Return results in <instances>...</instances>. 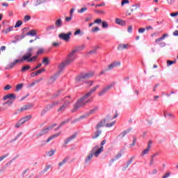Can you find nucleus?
Instances as JSON below:
<instances>
[{"instance_id":"nucleus-1","label":"nucleus","mask_w":178,"mask_h":178,"mask_svg":"<svg viewBox=\"0 0 178 178\" xmlns=\"http://www.w3.org/2000/svg\"><path fill=\"white\" fill-rule=\"evenodd\" d=\"M98 88H99V85H97L93 88H92L88 92H87L84 96L79 98L74 104L73 109L71 111V112H77L79 109H80V108H82V106H86V105L88 104V102H91V99H88V98L91 97L92 92H95V91H97Z\"/></svg>"},{"instance_id":"nucleus-2","label":"nucleus","mask_w":178,"mask_h":178,"mask_svg":"<svg viewBox=\"0 0 178 178\" xmlns=\"http://www.w3.org/2000/svg\"><path fill=\"white\" fill-rule=\"evenodd\" d=\"M104 151V147H99V146H95L89 152V154L86 156L85 159V164L89 165L91 162V159L95 156V158H98L99 156V154Z\"/></svg>"},{"instance_id":"nucleus-3","label":"nucleus","mask_w":178,"mask_h":178,"mask_svg":"<svg viewBox=\"0 0 178 178\" xmlns=\"http://www.w3.org/2000/svg\"><path fill=\"white\" fill-rule=\"evenodd\" d=\"M95 73L93 72L89 73H81L76 76L75 83L76 84H84L86 80L91 79L94 76Z\"/></svg>"},{"instance_id":"nucleus-4","label":"nucleus","mask_w":178,"mask_h":178,"mask_svg":"<svg viewBox=\"0 0 178 178\" xmlns=\"http://www.w3.org/2000/svg\"><path fill=\"white\" fill-rule=\"evenodd\" d=\"M108 120H108V118L107 120L106 119L102 120L99 122L97 123L95 129L101 130V127H112L113 126H115V123H116L115 121L111 122V123H106V122H108Z\"/></svg>"},{"instance_id":"nucleus-5","label":"nucleus","mask_w":178,"mask_h":178,"mask_svg":"<svg viewBox=\"0 0 178 178\" xmlns=\"http://www.w3.org/2000/svg\"><path fill=\"white\" fill-rule=\"evenodd\" d=\"M76 52H79V49H74L70 54H68L65 60L66 65H70L72 62L76 60V58H77L76 55H74Z\"/></svg>"},{"instance_id":"nucleus-6","label":"nucleus","mask_w":178,"mask_h":178,"mask_svg":"<svg viewBox=\"0 0 178 178\" xmlns=\"http://www.w3.org/2000/svg\"><path fill=\"white\" fill-rule=\"evenodd\" d=\"M34 49L33 47H29L27 49V52L23 56L22 58V60H26V59H29V58H31L33 56V51Z\"/></svg>"},{"instance_id":"nucleus-7","label":"nucleus","mask_w":178,"mask_h":178,"mask_svg":"<svg viewBox=\"0 0 178 178\" xmlns=\"http://www.w3.org/2000/svg\"><path fill=\"white\" fill-rule=\"evenodd\" d=\"M70 35H72V32H68L67 33H61L58 35V37L60 40L67 42L70 40Z\"/></svg>"},{"instance_id":"nucleus-8","label":"nucleus","mask_w":178,"mask_h":178,"mask_svg":"<svg viewBox=\"0 0 178 178\" xmlns=\"http://www.w3.org/2000/svg\"><path fill=\"white\" fill-rule=\"evenodd\" d=\"M115 86L113 83H111L110 85H108L107 86L103 88L100 92H99V96L102 97L103 95H105L106 92H108L111 88H112Z\"/></svg>"},{"instance_id":"nucleus-9","label":"nucleus","mask_w":178,"mask_h":178,"mask_svg":"<svg viewBox=\"0 0 178 178\" xmlns=\"http://www.w3.org/2000/svg\"><path fill=\"white\" fill-rule=\"evenodd\" d=\"M59 72H56V74H54L53 76H51L49 79L47 81V84H49V86L54 84V83H55V81H56V79H58V77H59Z\"/></svg>"},{"instance_id":"nucleus-10","label":"nucleus","mask_w":178,"mask_h":178,"mask_svg":"<svg viewBox=\"0 0 178 178\" xmlns=\"http://www.w3.org/2000/svg\"><path fill=\"white\" fill-rule=\"evenodd\" d=\"M76 137H77V134H74L71 136H70L67 138H66L64 140V143H63V146L65 148L66 145L68 144L69 143H70L71 141H73V140H74V138Z\"/></svg>"},{"instance_id":"nucleus-11","label":"nucleus","mask_w":178,"mask_h":178,"mask_svg":"<svg viewBox=\"0 0 178 178\" xmlns=\"http://www.w3.org/2000/svg\"><path fill=\"white\" fill-rule=\"evenodd\" d=\"M19 62H23V60H22V58L20 60H15L13 63H10L7 67H6V70H9L10 69H13V67H15V65H17V63H19Z\"/></svg>"},{"instance_id":"nucleus-12","label":"nucleus","mask_w":178,"mask_h":178,"mask_svg":"<svg viewBox=\"0 0 178 178\" xmlns=\"http://www.w3.org/2000/svg\"><path fill=\"white\" fill-rule=\"evenodd\" d=\"M118 66H120V61H114L113 63H112L111 64H110L108 66V70H112V69H115V67H118Z\"/></svg>"},{"instance_id":"nucleus-13","label":"nucleus","mask_w":178,"mask_h":178,"mask_svg":"<svg viewBox=\"0 0 178 178\" xmlns=\"http://www.w3.org/2000/svg\"><path fill=\"white\" fill-rule=\"evenodd\" d=\"M58 105H59V102L55 101L46 106V111H51L52 108H54V106H58Z\"/></svg>"},{"instance_id":"nucleus-14","label":"nucleus","mask_w":178,"mask_h":178,"mask_svg":"<svg viewBox=\"0 0 178 178\" xmlns=\"http://www.w3.org/2000/svg\"><path fill=\"white\" fill-rule=\"evenodd\" d=\"M102 134V130L96 129V131L94 132L93 135L92 136V140H95L99 137Z\"/></svg>"},{"instance_id":"nucleus-15","label":"nucleus","mask_w":178,"mask_h":178,"mask_svg":"<svg viewBox=\"0 0 178 178\" xmlns=\"http://www.w3.org/2000/svg\"><path fill=\"white\" fill-rule=\"evenodd\" d=\"M63 101L64 102V104H65L67 106H69L70 104H72L73 99H72L70 96H67L63 99Z\"/></svg>"},{"instance_id":"nucleus-16","label":"nucleus","mask_w":178,"mask_h":178,"mask_svg":"<svg viewBox=\"0 0 178 178\" xmlns=\"http://www.w3.org/2000/svg\"><path fill=\"white\" fill-rule=\"evenodd\" d=\"M33 106H34V104H26L24 106H22L20 110H19V112H23L24 111H27V110L33 108Z\"/></svg>"},{"instance_id":"nucleus-17","label":"nucleus","mask_w":178,"mask_h":178,"mask_svg":"<svg viewBox=\"0 0 178 178\" xmlns=\"http://www.w3.org/2000/svg\"><path fill=\"white\" fill-rule=\"evenodd\" d=\"M66 66H69V64H66V61L63 62L61 64L59 65L58 66V72H57V73H59V74H60V73H62V72H63V69H65V67H66Z\"/></svg>"},{"instance_id":"nucleus-18","label":"nucleus","mask_w":178,"mask_h":178,"mask_svg":"<svg viewBox=\"0 0 178 178\" xmlns=\"http://www.w3.org/2000/svg\"><path fill=\"white\" fill-rule=\"evenodd\" d=\"M130 131H131V129L124 130L117 136V138H123L126 136V134H128V133H130Z\"/></svg>"},{"instance_id":"nucleus-19","label":"nucleus","mask_w":178,"mask_h":178,"mask_svg":"<svg viewBox=\"0 0 178 178\" xmlns=\"http://www.w3.org/2000/svg\"><path fill=\"white\" fill-rule=\"evenodd\" d=\"M3 99L6 101V99H16V95L13 93L6 95L3 97Z\"/></svg>"},{"instance_id":"nucleus-20","label":"nucleus","mask_w":178,"mask_h":178,"mask_svg":"<svg viewBox=\"0 0 178 178\" xmlns=\"http://www.w3.org/2000/svg\"><path fill=\"white\" fill-rule=\"evenodd\" d=\"M129 44H119L118 46V51H123V49H127L129 48Z\"/></svg>"},{"instance_id":"nucleus-21","label":"nucleus","mask_w":178,"mask_h":178,"mask_svg":"<svg viewBox=\"0 0 178 178\" xmlns=\"http://www.w3.org/2000/svg\"><path fill=\"white\" fill-rule=\"evenodd\" d=\"M32 118L31 115L25 116L22 118H21L19 120L21 121V122L22 123V124H24V123H26V122H29V120H30Z\"/></svg>"},{"instance_id":"nucleus-22","label":"nucleus","mask_w":178,"mask_h":178,"mask_svg":"<svg viewBox=\"0 0 178 178\" xmlns=\"http://www.w3.org/2000/svg\"><path fill=\"white\" fill-rule=\"evenodd\" d=\"M61 133L59 132L58 134H53L51 136H50L47 140L46 143H49L50 141H52L54 138H56L57 137H59L60 136Z\"/></svg>"},{"instance_id":"nucleus-23","label":"nucleus","mask_w":178,"mask_h":178,"mask_svg":"<svg viewBox=\"0 0 178 178\" xmlns=\"http://www.w3.org/2000/svg\"><path fill=\"white\" fill-rule=\"evenodd\" d=\"M115 23L119 24V26H126V22L119 18L115 19Z\"/></svg>"},{"instance_id":"nucleus-24","label":"nucleus","mask_w":178,"mask_h":178,"mask_svg":"<svg viewBox=\"0 0 178 178\" xmlns=\"http://www.w3.org/2000/svg\"><path fill=\"white\" fill-rule=\"evenodd\" d=\"M67 106H68L67 104L64 103V104L60 106V108L58 109V112H61V113L65 112Z\"/></svg>"},{"instance_id":"nucleus-25","label":"nucleus","mask_w":178,"mask_h":178,"mask_svg":"<svg viewBox=\"0 0 178 178\" xmlns=\"http://www.w3.org/2000/svg\"><path fill=\"white\" fill-rule=\"evenodd\" d=\"M30 69H31L30 65H24L21 69V72L22 73H26V72H27V70H30Z\"/></svg>"},{"instance_id":"nucleus-26","label":"nucleus","mask_w":178,"mask_h":178,"mask_svg":"<svg viewBox=\"0 0 178 178\" xmlns=\"http://www.w3.org/2000/svg\"><path fill=\"white\" fill-rule=\"evenodd\" d=\"M63 92V90L60 89L58 91H57L56 93L53 95V99H55L58 98L60 95H62V92Z\"/></svg>"},{"instance_id":"nucleus-27","label":"nucleus","mask_w":178,"mask_h":178,"mask_svg":"<svg viewBox=\"0 0 178 178\" xmlns=\"http://www.w3.org/2000/svg\"><path fill=\"white\" fill-rule=\"evenodd\" d=\"M55 26L58 29L62 27V19L59 18L55 22Z\"/></svg>"},{"instance_id":"nucleus-28","label":"nucleus","mask_w":178,"mask_h":178,"mask_svg":"<svg viewBox=\"0 0 178 178\" xmlns=\"http://www.w3.org/2000/svg\"><path fill=\"white\" fill-rule=\"evenodd\" d=\"M166 37H169V35L168 33H164L161 38H157L155 42H160V41H163V39L166 38Z\"/></svg>"},{"instance_id":"nucleus-29","label":"nucleus","mask_w":178,"mask_h":178,"mask_svg":"<svg viewBox=\"0 0 178 178\" xmlns=\"http://www.w3.org/2000/svg\"><path fill=\"white\" fill-rule=\"evenodd\" d=\"M26 35H31V37H34V35H37V31L35 30H31L26 33Z\"/></svg>"},{"instance_id":"nucleus-30","label":"nucleus","mask_w":178,"mask_h":178,"mask_svg":"<svg viewBox=\"0 0 178 178\" xmlns=\"http://www.w3.org/2000/svg\"><path fill=\"white\" fill-rule=\"evenodd\" d=\"M67 161H69V158L68 157L65 158L62 161H60L58 163L59 168H62V166H63V165H65V163H66V162H67Z\"/></svg>"},{"instance_id":"nucleus-31","label":"nucleus","mask_w":178,"mask_h":178,"mask_svg":"<svg viewBox=\"0 0 178 178\" xmlns=\"http://www.w3.org/2000/svg\"><path fill=\"white\" fill-rule=\"evenodd\" d=\"M55 152H56V149H51L47 153V156L51 157L55 155Z\"/></svg>"},{"instance_id":"nucleus-32","label":"nucleus","mask_w":178,"mask_h":178,"mask_svg":"<svg viewBox=\"0 0 178 178\" xmlns=\"http://www.w3.org/2000/svg\"><path fill=\"white\" fill-rule=\"evenodd\" d=\"M149 151H151V147H149V146L142 152L141 156H144V155H147V154H148V152H149Z\"/></svg>"},{"instance_id":"nucleus-33","label":"nucleus","mask_w":178,"mask_h":178,"mask_svg":"<svg viewBox=\"0 0 178 178\" xmlns=\"http://www.w3.org/2000/svg\"><path fill=\"white\" fill-rule=\"evenodd\" d=\"M36 59H37V56H33L31 58L29 57L28 59H26L25 60H26V62L30 63L31 62H34V60H35Z\"/></svg>"},{"instance_id":"nucleus-34","label":"nucleus","mask_w":178,"mask_h":178,"mask_svg":"<svg viewBox=\"0 0 178 178\" xmlns=\"http://www.w3.org/2000/svg\"><path fill=\"white\" fill-rule=\"evenodd\" d=\"M56 126V124H53L49 126L47 128L45 129V133H48V131H49L50 130H52V129H54V127H55Z\"/></svg>"},{"instance_id":"nucleus-35","label":"nucleus","mask_w":178,"mask_h":178,"mask_svg":"<svg viewBox=\"0 0 178 178\" xmlns=\"http://www.w3.org/2000/svg\"><path fill=\"white\" fill-rule=\"evenodd\" d=\"M102 29H108L109 27V25L108 24V22H106V21H102Z\"/></svg>"},{"instance_id":"nucleus-36","label":"nucleus","mask_w":178,"mask_h":178,"mask_svg":"<svg viewBox=\"0 0 178 178\" xmlns=\"http://www.w3.org/2000/svg\"><path fill=\"white\" fill-rule=\"evenodd\" d=\"M98 111V106L95 107L92 110H90L88 113V115H92V113H95Z\"/></svg>"},{"instance_id":"nucleus-37","label":"nucleus","mask_w":178,"mask_h":178,"mask_svg":"<svg viewBox=\"0 0 178 178\" xmlns=\"http://www.w3.org/2000/svg\"><path fill=\"white\" fill-rule=\"evenodd\" d=\"M22 24H23V22H22V20H18L15 25V29H17L20 27Z\"/></svg>"},{"instance_id":"nucleus-38","label":"nucleus","mask_w":178,"mask_h":178,"mask_svg":"<svg viewBox=\"0 0 178 178\" xmlns=\"http://www.w3.org/2000/svg\"><path fill=\"white\" fill-rule=\"evenodd\" d=\"M176 63V60L172 61V60H167V66L169 67V66H172V65H175Z\"/></svg>"},{"instance_id":"nucleus-39","label":"nucleus","mask_w":178,"mask_h":178,"mask_svg":"<svg viewBox=\"0 0 178 178\" xmlns=\"http://www.w3.org/2000/svg\"><path fill=\"white\" fill-rule=\"evenodd\" d=\"M97 54V49H94L93 50H90L87 53V55H95Z\"/></svg>"},{"instance_id":"nucleus-40","label":"nucleus","mask_w":178,"mask_h":178,"mask_svg":"<svg viewBox=\"0 0 178 178\" xmlns=\"http://www.w3.org/2000/svg\"><path fill=\"white\" fill-rule=\"evenodd\" d=\"M12 104H13V100L9 99L7 102H6L5 103H3V105H8V106H10V105H12Z\"/></svg>"},{"instance_id":"nucleus-41","label":"nucleus","mask_w":178,"mask_h":178,"mask_svg":"<svg viewBox=\"0 0 178 178\" xmlns=\"http://www.w3.org/2000/svg\"><path fill=\"white\" fill-rule=\"evenodd\" d=\"M87 9L88 8L86 7H83L80 10H78V13H84V12H87Z\"/></svg>"},{"instance_id":"nucleus-42","label":"nucleus","mask_w":178,"mask_h":178,"mask_svg":"<svg viewBox=\"0 0 178 178\" xmlns=\"http://www.w3.org/2000/svg\"><path fill=\"white\" fill-rule=\"evenodd\" d=\"M133 159H134V156H132L129 159V160L128 161H127L126 164L128 166H130V165H131L132 162H133Z\"/></svg>"},{"instance_id":"nucleus-43","label":"nucleus","mask_w":178,"mask_h":178,"mask_svg":"<svg viewBox=\"0 0 178 178\" xmlns=\"http://www.w3.org/2000/svg\"><path fill=\"white\" fill-rule=\"evenodd\" d=\"M45 2V0H37L35 6H38V5H41L42 3H44Z\"/></svg>"},{"instance_id":"nucleus-44","label":"nucleus","mask_w":178,"mask_h":178,"mask_svg":"<svg viewBox=\"0 0 178 178\" xmlns=\"http://www.w3.org/2000/svg\"><path fill=\"white\" fill-rule=\"evenodd\" d=\"M136 143H137V140L134 138L132 143L129 145V148H133L136 145Z\"/></svg>"},{"instance_id":"nucleus-45","label":"nucleus","mask_w":178,"mask_h":178,"mask_svg":"<svg viewBox=\"0 0 178 178\" xmlns=\"http://www.w3.org/2000/svg\"><path fill=\"white\" fill-rule=\"evenodd\" d=\"M22 88H23V83H19L16 86L17 91H19V90H22Z\"/></svg>"},{"instance_id":"nucleus-46","label":"nucleus","mask_w":178,"mask_h":178,"mask_svg":"<svg viewBox=\"0 0 178 178\" xmlns=\"http://www.w3.org/2000/svg\"><path fill=\"white\" fill-rule=\"evenodd\" d=\"M72 19H73V17L72 15H70V17H65V22L67 23L68 22H71Z\"/></svg>"},{"instance_id":"nucleus-47","label":"nucleus","mask_w":178,"mask_h":178,"mask_svg":"<svg viewBox=\"0 0 178 178\" xmlns=\"http://www.w3.org/2000/svg\"><path fill=\"white\" fill-rule=\"evenodd\" d=\"M91 33H97V31H99V27L96 26L94 29H91Z\"/></svg>"},{"instance_id":"nucleus-48","label":"nucleus","mask_w":178,"mask_h":178,"mask_svg":"<svg viewBox=\"0 0 178 178\" xmlns=\"http://www.w3.org/2000/svg\"><path fill=\"white\" fill-rule=\"evenodd\" d=\"M31 19V17L30 15H26L24 18V21L26 23V22H29Z\"/></svg>"},{"instance_id":"nucleus-49","label":"nucleus","mask_w":178,"mask_h":178,"mask_svg":"<svg viewBox=\"0 0 178 178\" xmlns=\"http://www.w3.org/2000/svg\"><path fill=\"white\" fill-rule=\"evenodd\" d=\"M94 23L96 24H100V23H102V19H101V18H98L95 20Z\"/></svg>"},{"instance_id":"nucleus-50","label":"nucleus","mask_w":178,"mask_h":178,"mask_svg":"<svg viewBox=\"0 0 178 178\" xmlns=\"http://www.w3.org/2000/svg\"><path fill=\"white\" fill-rule=\"evenodd\" d=\"M44 72H45V69L42 68V69L36 71V73H37V74L38 76V74H41V73H44Z\"/></svg>"},{"instance_id":"nucleus-51","label":"nucleus","mask_w":178,"mask_h":178,"mask_svg":"<svg viewBox=\"0 0 178 178\" xmlns=\"http://www.w3.org/2000/svg\"><path fill=\"white\" fill-rule=\"evenodd\" d=\"M49 30H55V26L51 25L47 26V31H49Z\"/></svg>"},{"instance_id":"nucleus-52","label":"nucleus","mask_w":178,"mask_h":178,"mask_svg":"<svg viewBox=\"0 0 178 178\" xmlns=\"http://www.w3.org/2000/svg\"><path fill=\"white\" fill-rule=\"evenodd\" d=\"M49 63H51V60H49V58H48V57L45 58V66H48V65H49Z\"/></svg>"},{"instance_id":"nucleus-53","label":"nucleus","mask_w":178,"mask_h":178,"mask_svg":"<svg viewBox=\"0 0 178 178\" xmlns=\"http://www.w3.org/2000/svg\"><path fill=\"white\" fill-rule=\"evenodd\" d=\"M22 124H23V123H22V122L19 120V122H17V124H15V127L17 129H19V127H20V126H22Z\"/></svg>"},{"instance_id":"nucleus-54","label":"nucleus","mask_w":178,"mask_h":178,"mask_svg":"<svg viewBox=\"0 0 178 178\" xmlns=\"http://www.w3.org/2000/svg\"><path fill=\"white\" fill-rule=\"evenodd\" d=\"M10 88H12V86L10 85H6L4 87V90L5 91H9V90H10Z\"/></svg>"},{"instance_id":"nucleus-55","label":"nucleus","mask_w":178,"mask_h":178,"mask_svg":"<svg viewBox=\"0 0 178 178\" xmlns=\"http://www.w3.org/2000/svg\"><path fill=\"white\" fill-rule=\"evenodd\" d=\"M109 71V70H108V68H106L103 70H102V72H100L99 75L102 76V74H105V73H106V72Z\"/></svg>"},{"instance_id":"nucleus-56","label":"nucleus","mask_w":178,"mask_h":178,"mask_svg":"<svg viewBox=\"0 0 178 178\" xmlns=\"http://www.w3.org/2000/svg\"><path fill=\"white\" fill-rule=\"evenodd\" d=\"M83 118H84V116H81L78 119H76L74 121H72V123L73 124V123H76V122H80V120L83 119Z\"/></svg>"},{"instance_id":"nucleus-57","label":"nucleus","mask_w":178,"mask_h":178,"mask_svg":"<svg viewBox=\"0 0 178 178\" xmlns=\"http://www.w3.org/2000/svg\"><path fill=\"white\" fill-rule=\"evenodd\" d=\"M154 162H155V160L154 159V156H152L149 162V166H152V165H154Z\"/></svg>"},{"instance_id":"nucleus-58","label":"nucleus","mask_w":178,"mask_h":178,"mask_svg":"<svg viewBox=\"0 0 178 178\" xmlns=\"http://www.w3.org/2000/svg\"><path fill=\"white\" fill-rule=\"evenodd\" d=\"M145 28H140L139 29H138V33H140V34H143V33H145Z\"/></svg>"},{"instance_id":"nucleus-59","label":"nucleus","mask_w":178,"mask_h":178,"mask_svg":"<svg viewBox=\"0 0 178 178\" xmlns=\"http://www.w3.org/2000/svg\"><path fill=\"white\" fill-rule=\"evenodd\" d=\"M127 168H129V166L125 163L122 168V172H126Z\"/></svg>"},{"instance_id":"nucleus-60","label":"nucleus","mask_w":178,"mask_h":178,"mask_svg":"<svg viewBox=\"0 0 178 178\" xmlns=\"http://www.w3.org/2000/svg\"><path fill=\"white\" fill-rule=\"evenodd\" d=\"M8 155H9V154H5L4 156H0V162H2V161H3L4 159L8 156Z\"/></svg>"},{"instance_id":"nucleus-61","label":"nucleus","mask_w":178,"mask_h":178,"mask_svg":"<svg viewBox=\"0 0 178 178\" xmlns=\"http://www.w3.org/2000/svg\"><path fill=\"white\" fill-rule=\"evenodd\" d=\"M86 84H89V86L91 87L94 84V81H88L85 82Z\"/></svg>"},{"instance_id":"nucleus-62","label":"nucleus","mask_w":178,"mask_h":178,"mask_svg":"<svg viewBox=\"0 0 178 178\" xmlns=\"http://www.w3.org/2000/svg\"><path fill=\"white\" fill-rule=\"evenodd\" d=\"M170 16H171L172 17H176V16H178V12L172 13L170 14Z\"/></svg>"},{"instance_id":"nucleus-63","label":"nucleus","mask_w":178,"mask_h":178,"mask_svg":"<svg viewBox=\"0 0 178 178\" xmlns=\"http://www.w3.org/2000/svg\"><path fill=\"white\" fill-rule=\"evenodd\" d=\"M130 1H129V0H123L121 3V6H123L124 4L126 3H129Z\"/></svg>"},{"instance_id":"nucleus-64","label":"nucleus","mask_w":178,"mask_h":178,"mask_svg":"<svg viewBox=\"0 0 178 178\" xmlns=\"http://www.w3.org/2000/svg\"><path fill=\"white\" fill-rule=\"evenodd\" d=\"M169 176H170V172H167L163 175V178H168Z\"/></svg>"}]
</instances>
